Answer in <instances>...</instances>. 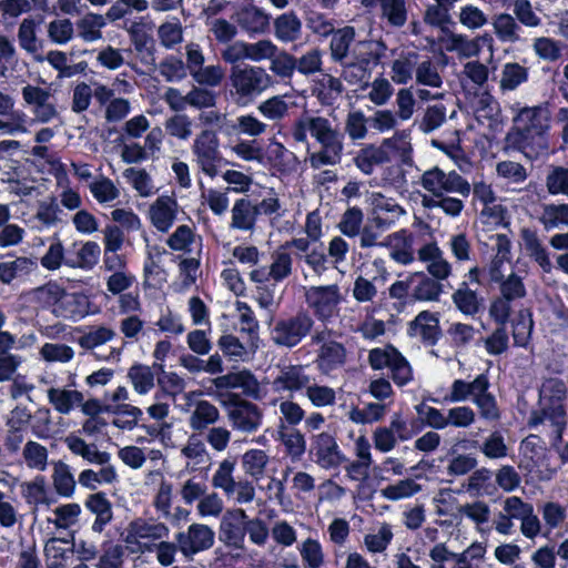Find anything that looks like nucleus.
<instances>
[{
    "label": "nucleus",
    "mask_w": 568,
    "mask_h": 568,
    "mask_svg": "<svg viewBox=\"0 0 568 568\" xmlns=\"http://www.w3.org/2000/svg\"><path fill=\"white\" fill-rule=\"evenodd\" d=\"M179 209L174 194H162L150 204L148 217L159 232L166 233L173 226Z\"/></svg>",
    "instance_id": "obj_17"
},
{
    "label": "nucleus",
    "mask_w": 568,
    "mask_h": 568,
    "mask_svg": "<svg viewBox=\"0 0 568 568\" xmlns=\"http://www.w3.org/2000/svg\"><path fill=\"white\" fill-rule=\"evenodd\" d=\"M568 394V383L560 378L546 379L539 390L540 410L531 414L529 425L537 427L549 424L551 430L561 436L567 424V415L564 402Z\"/></svg>",
    "instance_id": "obj_4"
},
{
    "label": "nucleus",
    "mask_w": 568,
    "mask_h": 568,
    "mask_svg": "<svg viewBox=\"0 0 568 568\" xmlns=\"http://www.w3.org/2000/svg\"><path fill=\"white\" fill-rule=\"evenodd\" d=\"M514 124L511 138L527 158L536 159L548 154L550 112L547 106L521 108L514 118Z\"/></svg>",
    "instance_id": "obj_3"
},
{
    "label": "nucleus",
    "mask_w": 568,
    "mask_h": 568,
    "mask_svg": "<svg viewBox=\"0 0 568 568\" xmlns=\"http://www.w3.org/2000/svg\"><path fill=\"white\" fill-rule=\"evenodd\" d=\"M106 26L102 14L88 12L75 22L78 37L84 42L92 43L102 39V29Z\"/></svg>",
    "instance_id": "obj_35"
},
{
    "label": "nucleus",
    "mask_w": 568,
    "mask_h": 568,
    "mask_svg": "<svg viewBox=\"0 0 568 568\" xmlns=\"http://www.w3.org/2000/svg\"><path fill=\"white\" fill-rule=\"evenodd\" d=\"M409 334L434 344L439 335L438 317L428 311L420 312L409 324Z\"/></svg>",
    "instance_id": "obj_32"
},
{
    "label": "nucleus",
    "mask_w": 568,
    "mask_h": 568,
    "mask_svg": "<svg viewBox=\"0 0 568 568\" xmlns=\"http://www.w3.org/2000/svg\"><path fill=\"white\" fill-rule=\"evenodd\" d=\"M420 185L425 191L437 199L447 194H459L467 197L470 194V184L456 171L445 172L435 166L425 171L420 176Z\"/></svg>",
    "instance_id": "obj_7"
},
{
    "label": "nucleus",
    "mask_w": 568,
    "mask_h": 568,
    "mask_svg": "<svg viewBox=\"0 0 568 568\" xmlns=\"http://www.w3.org/2000/svg\"><path fill=\"white\" fill-rule=\"evenodd\" d=\"M312 343L318 346L315 363L323 374L327 375L345 364L346 348L342 343L332 338L331 331L315 332Z\"/></svg>",
    "instance_id": "obj_11"
},
{
    "label": "nucleus",
    "mask_w": 568,
    "mask_h": 568,
    "mask_svg": "<svg viewBox=\"0 0 568 568\" xmlns=\"http://www.w3.org/2000/svg\"><path fill=\"white\" fill-rule=\"evenodd\" d=\"M115 331L105 325L90 326L77 338L78 345L84 351H93L113 341Z\"/></svg>",
    "instance_id": "obj_39"
},
{
    "label": "nucleus",
    "mask_w": 568,
    "mask_h": 568,
    "mask_svg": "<svg viewBox=\"0 0 568 568\" xmlns=\"http://www.w3.org/2000/svg\"><path fill=\"white\" fill-rule=\"evenodd\" d=\"M239 26L250 34H262L267 31L271 21L263 8L253 4L251 1L243 3L235 13Z\"/></svg>",
    "instance_id": "obj_22"
},
{
    "label": "nucleus",
    "mask_w": 568,
    "mask_h": 568,
    "mask_svg": "<svg viewBox=\"0 0 568 568\" xmlns=\"http://www.w3.org/2000/svg\"><path fill=\"white\" fill-rule=\"evenodd\" d=\"M80 514L81 507L79 504H64L55 507L47 521L58 529H68L78 523Z\"/></svg>",
    "instance_id": "obj_55"
},
{
    "label": "nucleus",
    "mask_w": 568,
    "mask_h": 568,
    "mask_svg": "<svg viewBox=\"0 0 568 568\" xmlns=\"http://www.w3.org/2000/svg\"><path fill=\"white\" fill-rule=\"evenodd\" d=\"M48 402L58 413L69 415L83 402V394L67 387H51L47 390Z\"/></svg>",
    "instance_id": "obj_30"
},
{
    "label": "nucleus",
    "mask_w": 568,
    "mask_h": 568,
    "mask_svg": "<svg viewBox=\"0 0 568 568\" xmlns=\"http://www.w3.org/2000/svg\"><path fill=\"white\" fill-rule=\"evenodd\" d=\"M295 106L292 95L280 94L274 95L257 105V111L267 120L280 121L284 119L291 108Z\"/></svg>",
    "instance_id": "obj_41"
},
{
    "label": "nucleus",
    "mask_w": 568,
    "mask_h": 568,
    "mask_svg": "<svg viewBox=\"0 0 568 568\" xmlns=\"http://www.w3.org/2000/svg\"><path fill=\"white\" fill-rule=\"evenodd\" d=\"M20 493L26 503L39 510L41 507L49 508L54 501L53 495L50 491L47 479L44 476L38 475L29 481L20 485Z\"/></svg>",
    "instance_id": "obj_26"
},
{
    "label": "nucleus",
    "mask_w": 568,
    "mask_h": 568,
    "mask_svg": "<svg viewBox=\"0 0 568 568\" xmlns=\"http://www.w3.org/2000/svg\"><path fill=\"white\" fill-rule=\"evenodd\" d=\"M128 378L139 395H146L154 387V373L150 366L133 365L128 371Z\"/></svg>",
    "instance_id": "obj_57"
},
{
    "label": "nucleus",
    "mask_w": 568,
    "mask_h": 568,
    "mask_svg": "<svg viewBox=\"0 0 568 568\" xmlns=\"http://www.w3.org/2000/svg\"><path fill=\"white\" fill-rule=\"evenodd\" d=\"M180 551L191 557L211 548L214 544V531L206 525L192 524L186 531L175 536Z\"/></svg>",
    "instance_id": "obj_16"
},
{
    "label": "nucleus",
    "mask_w": 568,
    "mask_h": 568,
    "mask_svg": "<svg viewBox=\"0 0 568 568\" xmlns=\"http://www.w3.org/2000/svg\"><path fill=\"white\" fill-rule=\"evenodd\" d=\"M68 260L62 242L60 239L53 237L45 253L40 258V264L47 271H57L62 265H65Z\"/></svg>",
    "instance_id": "obj_64"
},
{
    "label": "nucleus",
    "mask_w": 568,
    "mask_h": 568,
    "mask_svg": "<svg viewBox=\"0 0 568 568\" xmlns=\"http://www.w3.org/2000/svg\"><path fill=\"white\" fill-rule=\"evenodd\" d=\"M192 153L197 168L209 178L217 175L223 156L220 151L217 134L211 130H203L192 144Z\"/></svg>",
    "instance_id": "obj_8"
},
{
    "label": "nucleus",
    "mask_w": 568,
    "mask_h": 568,
    "mask_svg": "<svg viewBox=\"0 0 568 568\" xmlns=\"http://www.w3.org/2000/svg\"><path fill=\"white\" fill-rule=\"evenodd\" d=\"M386 406L379 403H367L363 408L353 406L347 412L351 422L359 425L373 424L384 418Z\"/></svg>",
    "instance_id": "obj_53"
},
{
    "label": "nucleus",
    "mask_w": 568,
    "mask_h": 568,
    "mask_svg": "<svg viewBox=\"0 0 568 568\" xmlns=\"http://www.w3.org/2000/svg\"><path fill=\"white\" fill-rule=\"evenodd\" d=\"M48 37L51 42L63 45L74 37V24L68 18L54 19L48 23Z\"/></svg>",
    "instance_id": "obj_63"
},
{
    "label": "nucleus",
    "mask_w": 568,
    "mask_h": 568,
    "mask_svg": "<svg viewBox=\"0 0 568 568\" xmlns=\"http://www.w3.org/2000/svg\"><path fill=\"white\" fill-rule=\"evenodd\" d=\"M462 489L471 497L493 496L497 491L494 474L490 469L481 467L473 471L462 484Z\"/></svg>",
    "instance_id": "obj_29"
},
{
    "label": "nucleus",
    "mask_w": 568,
    "mask_h": 568,
    "mask_svg": "<svg viewBox=\"0 0 568 568\" xmlns=\"http://www.w3.org/2000/svg\"><path fill=\"white\" fill-rule=\"evenodd\" d=\"M22 457L28 468L44 471L48 467V449L33 440H29L22 450Z\"/></svg>",
    "instance_id": "obj_59"
},
{
    "label": "nucleus",
    "mask_w": 568,
    "mask_h": 568,
    "mask_svg": "<svg viewBox=\"0 0 568 568\" xmlns=\"http://www.w3.org/2000/svg\"><path fill=\"white\" fill-rule=\"evenodd\" d=\"M323 34L332 32L331 54L343 68L342 77L351 84L367 82L373 69L385 55L386 45L378 40L354 42L355 30L344 27L333 31L331 24L323 27Z\"/></svg>",
    "instance_id": "obj_1"
},
{
    "label": "nucleus",
    "mask_w": 568,
    "mask_h": 568,
    "mask_svg": "<svg viewBox=\"0 0 568 568\" xmlns=\"http://www.w3.org/2000/svg\"><path fill=\"white\" fill-rule=\"evenodd\" d=\"M383 246L388 248L390 258L398 264L409 265L415 261L414 236L405 229L387 235Z\"/></svg>",
    "instance_id": "obj_21"
},
{
    "label": "nucleus",
    "mask_w": 568,
    "mask_h": 568,
    "mask_svg": "<svg viewBox=\"0 0 568 568\" xmlns=\"http://www.w3.org/2000/svg\"><path fill=\"white\" fill-rule=\"evenodd\" d=\"M63 290L64 287L57 281H50L32 290L29 294L30 301L53 314V308L58 306Z\"/></svg>",
    "instance_id": "obj_38"
},
{
    "label": "nucleus",
    "mask_w": 568,
    "mask_h": 568,
    "mask_svg": "<svg viewBox=\"0 0 568 568\" xmlns=\"http://www.w3.org/2000/svg\"><path fill=\"white\" fill-rule=\"evenodd\" d=\"M371 207V216L375 225L379 229H389L406 214L405 209L394 199L387 197L379 192H373L367 197Z\"/></svg>",
    "instance_id": "obj_15"
},
{
    "label": "nucleus",
    "mask_w": 568,
    "mask_h": 568,
    "mask_svg": "<svg viewBox=\"0 0 568 568\" xmlns=\"http://www.w3.org/2000/svg\"><path fill=\"white\" fill-rule=\"evenodd\" d=\"M354 163L362 173L371 175L376 166L386 164L387 161L379 144H369L357 152Z\"/></svg>",
    "instance_id": "obj_44"
},
{
    "label": "nucleus",
    "mask_w": 568,
    "mask_h": 568,
    "mask_svg": "<svg viewBox=\"0 0 568 568\" xmlns=\"http://www.w3.org/2000/svg\"><path fill=\"white\" fill-rule=\"evenodd\" d=\"M170 534L169 527L160 521L136 518L132 520L124 534V542L132 552L153 551L154 545Z\"/></svg>",
    "instance_id": "obj_6"
},
{
    "label": "nucleus",
    "mask_w": 568,
    "mask_h": 568,
    "mask_svg": "<svg viewBox=\"0 0 568 568\" xmlns=\"http://www.w3.org/2000/svg\"><path fill=\"white\" fill-rule=\"evenodd\" d=\"M219 388H240L246 395L257 397L258 382L248 371L226 374L214 379Z\"/></svg>",
    "instance_id": "obj_34"
},
{
    "label": "nucleus",
    "mask_w": 568,
    "mask_h": 568,
    "mask_svg": "<svg viewBox=\"0 0 568 568\" xmlns=\"http://www.w3.org/2000/svg\"><path fill=\"white\" fill-rule=\"evenodd\" d=\"M241 463L243 471L255 481H258L266 473L270 456L263 449L252 448L242 455Z\"/></svg>",
    "instance_id": "obj_45"
},
{
    "label": "nucleus",
    "mask_w": 568,
    "mask_h": 568,
    "mask_svg": "<svg viewBox=\"0 0 568 568\" xmlns=\"http://www.w3.org/2000/svg\"><path fill=\"white\" fill-rule=\"evenodd\" d=\"M217 344L223 354L234 362L251 361L257 349V344L253 338L250 345L245 346L236 336L231 334L221 336Z\"/></svg>",
    "instance_id": "obj_33"
},
{
    "label": "nucleus",
    "mask_w": 568,
    "mask_h": 568,
    "mask_svg": "<svg viewBox=\"0 0 568 568\" xmlns=\"http://www.w3.org/2000/svg\"><path fill=\"white\" fill-rule=\"evenodd\" d=\"M123 178L141 197H151L158 192L152 176L144 169L128 168Z\"/></svg>",
    "instance_id": "obj_49"
},
{
    "label": "nucleus",
    "mask_w": 568,
    "mask_h": 568,
    "mask_svg": "<svg viewBox=\"0 0 568 568\" xmlns=\"http://www.w3.org/2000/svg\"><path fill=\"white\" fill-rule=\"evenodd\" d=\"M412 297L416 301H437L442 293V285L436 278L425 273L410 274Z\"/></svg>",
    "instance_id": "obj_36"
},
{
    "label": "nucleus",
    "mask_w": 568,
    "mask_h": 568,
    "mask_svg": "<svg viewBox=\"0 0 568 568\" xmlns=\"http://www.w3.org/2000/svg\"><path fill=\"white\" fill-rule=\"evenodd\" d=\"M44 555L49 568H65L73 555V549L67 540L51 538L44 546Z\"/></svg>",
    "instance_id": "obj_46"
},
{
    "label": "nucleus",
    "mask_w": 568,
    "mask_h": 568,
    "mask_svg": "<svg viewBox=\"0 0 568 568\" xmlns=\"http://www.w3.org/2000/svg\"><path fill=\"white\" fill-rule=\"evenodd\" d=\"M304 568H322L325 554L322 544L314 538H306L297 546Z\"/></svg>",
    "instance_id": "obj_52"
},
{
    "label": "nucleus",
    "mask_w": 568,
    "mask_h": 568,
    "mask_svg": "<svg viewBox=\"0 0 568 568\" xmlns=\"http://www.w3.org/2000/svg\"><path fill=\"white\" fill-rule=\"evenodd\" d=\"M393 537L390 525L383 523L376 530L364 536L363 544L369 554H382L390 545Z\"/></svg>",
    "instance_id": "obj_54"
},
{
    "label": "nucleus",
    "mask_w": 568,
    "mask_h": 568,
    "mask_svg": "<svg viewBox=\"0 0 568 568\" xmlns=\"http://www.w3.org/2000/svg\"><path fill=\"white\" fill-rule=\"evenodd\" d=\"M229 418L235 429L244 433H253L262 424L260 408L255 404L245 400L235 403L230 407Z\"/></svg>",
    "instance_id": "obj_24"
},
{
    "label": "nucleus",
    "mask_w": 568,
    "mask_h": 568,
    "mask_svg": "<svg viewBox=\"0 0 568 568\" xmlns=\"http://www.w3.org/2000/svg\"><path fill=\"white\" fill-rule=\"evenodd\" d=\"M91 302L88 295L80 292L63 290L59 304L53 308V315L58 318L79 322L95 312L90 308Z\"/></svg>",
    "instance_id": "obj_18"
},
{
    "label": "nucleus",
    "mask_w": 568,
    "mask_h": 568,
    "mask_svg": "<svg viewBox=\"0 0 568 568\" xmlns=\"http://www.w3.org/2000/svg\"><path fill=\"white\" fill-rule=\"evenodd\" d=\"M422 490L420 485L413 478H406L390 484L381 490V495L387 500H400L409 498Z\"/></svg>",
    "instance_id": "obj_60"
},
{
    "label": "nucleus",
    "mask_w": 568,
    "mask_h": 568,
    "mask_svg": "<svg viewBox=\"0 0 568 568\" xmlns=\"http://www.w3.org/2000/svg\"><path fill=\"white\" fill-rule=\"evenodd\" d=\"M37 21L32 18H26L19 26L18 41L19 45L28 53L36 54L40 49L37 38Z\"/></svg>",
    "instance_id": "obj_62"
},
{
    "label": "nucleus",
    "mask_w": 568,
    "mask_h": 568,
    "mask_svg": "<svg viewBox=\"0 0 568 568\" xmlns=\"http://www.w3.org/2000/svg\"><path fill=\"white\" fill-rule=\"evenodd\" d=\"M166 245L175 252L192 253L194 246L201 247V237L189 225H179L166 239Z\"/></svg>",
    "instance_id": "obj_42"
},
{
    "label": "nucleus",
    "mask_w": 568,
    "mask_h": 568,
    "mask_svg": "<svg viewBox=\"0 0 568 568\" xmlns=\"http://www.w3.org/2000/svg\"><path fill=\"white\" fill-rule=\"evenodd\" d=\"M291 133L295 142L307 143L310 135L321 145V150L308 156L313 169L336 165L341 162L344 135L329 119L304 112L294 121Z\"/></svg>",
    "instance_id": "obj_2"
},
{
    "label": "nucleus",
    "mask_w": 568,
    "mask_h": 568,
    "mask_svg": "<svg viewBox=\"0 0 568 568\" xmlns=\"http://www.w3.org/2000/svg\"><path fill=\"white\" fill-rule=\"evenodd\" d=\"M292 268V255L284 248H280L273 252L270 266H260L252 270L248 277L255 284L280 283L291 275Z\"/></svg>",
    "instance_id": "obj_14"
},
{
    "label": "nucleus",
    "mask_w": 568,
    "mask_h": 568,
    "mask_svg": "<svg viewBox=\"0 0 568 568\" xmlns=\"http://www.w3.org/2000/svg\"><path fill=\"white\" fill-rule=\"evenodd\" d=\"M302 22L293 12H286L274 20V36L282 42H293L301 36Z\"/></svg>",
    "instance_id": "obj_47"
},
{
    "label": "nucleus",
    "mask_w": 568,
    "mask_h": 568,
    "mask_svg": "<svg viewBox=\"0 0 568 568\" xmlns=\"http://www.w3.org/2000/svg\"><path fill=\"white\" fill-rule=\"evenodd\" d=\"M202 393L189 392L182 395V400L179 405L180 410L190 413L189 426L193 430H203L209 425L219 420L220 412L209 400L200 399Z\"/></svg>",
    "instance_id": "obj_13"
},
{
    "label": "nucleus",
    "mask_w": 568,
    "mask_h": 568,
    "mask_svg": "<svg viewBox=\"0 0 568 568\" xmlns=\"http://www.w3.org/2000/svg\"><path fill=\"white\" fill-rule=\"evenodd\" d=\"M181 456L185 459V469L193 471L197 466L209 460V452L204 442L195 434L187 437L185 445L181 448Z\"/></svg>",
    "instance_id": "obj_37"
},
{
    "label": "nucleus",
    "mask_w": 568,
    "mask_h": 568,
    "mask_svg": "<svg viewBox=\"0 0 568 568\" xmlns=\"http://www.w3.org/2000/svg\"><path fill=\"white\" fill-rule=\"evenodd\" d=\"M64 443L72 454L82 457L90 464H106L111 459L108 452L99 450L95 444H88L77 435L67 436Z\"/></svg>",
    "instance_id": "obj_31"
},
{
    "label": "nucleus",
    "mask_w": 568,
    "mask_h": 568,
    "mask_svg": "<svg viewBox=\"0 0 568 568\" xmlns=\"http://www.w3.org/2000/svg\"><path fill=\"white\" fill-rule=\"evenodd\" d=\"M494 32L503 43H515L520 40V26L509 13H498L491 22Z\"/></svg>",
    "instance_id": "obj_48"
},
{
    "label": "nucleus",
    "mask_w": 568,
    "mask_h": 568,
    "mask_svg": "<svg viewBox=\"0 0 568 568\" xmlns=\"http://www.w3.org/2000/svg\"><path fill=\"white\" fill-rule=\"evenodd\" d=\"M90 193L101 205L112 206L120 196V189L106 176H99L90 182Z\"/></svg>",
    "instance_id": "obj_50"
},
{
    "label": "nucleus",
    "mask_w": 568,
    "mask_h": 568,
    "mask_svg": "<svg viewBox=\"0 0 568 568\" xmlns=\"http://www.w3.org/2000/svg\"><path fill=\"white\" fill-rule=\"evenodd\" d=\"M312 381L306 374L305 368L301 365H291L283 367L278 375L273 379L271 386L276 393L290 392L295 393L306 389Z\"/></svg>",
    "instance_id": "obj_25"
},
{
    "label": "nucleus",
    "mask_w": 568,
    "mask_h": 568,
    "mask_svg": "<svg viewBox=\"0 0 568 568\" xmlns=\"http://www.w3.org/2000/svg\"><path fill=\"white\" fill-rule=\"evenodd\" d=\"M100 246L95 242L83 243L77 251L75 258H69L65 265L72 268L91 270L99 262Z\"/></svg>",
    "instance_id": "obj_56"
},
{
    "label": "nucleus",
    "mask_w": 568,
    "mask_h": 568,
    "mask_svg": "<svg viewBox=\"0 0 568 568\" xmlns=\"http://www.w3.org/2000/svg\"><path fill=\"white\" fill-rule=\"evenodd\" d=\"M85 506L90 511L97 515L92 529L97 532L102 531L104 526L112 519L110 501L103 494L98 493L89 496Z\"/></svg>",
    "instance_id": "obj_51"
},
{
    "label": "nucleus",
    "mask_w": 568,
    "mask_h": 568,
    "mask_svg": "<svg viewBox=\"0 0 568 568\" xmlns=\"http://www.w3.org/2000/svg\"><path fill=\"white\" fill-rule=\"evenodd\" d=\"M52 484L58 495L72 497L75 491L77 481L71 467L62 460L52 463Z\"/></svg>",
    "instance_id": "obj_43"
},
{
    "label": "nucleus",
    "mask_w": 568,
    "mask_h": 568,
    "mask_svg": "<svg viewBox=\"0 0 568 568\" xmlns=\"http://www.w3.org/2000/svg\"><path fill=\"white\" fill-rule=\"evenodd\" d=\"M305 301L320 321H329L342 301L338 285L310 286L305 291Z\"/></svg>",
    "instance_id": "obj_12"
},
{
    "label": "nucleus",
    "mask_w": 568,
    "mask_h": 568,
    "mask_svg": "<svg viewBox=\"0 0 568 568\" xmlns=\"http://www.w3.org/2000/svg\"><path fill=\"white\" fill-rule=\"evenodd\" d=\"M453 302L465 315H474L479 311L480 300L477 293L470 290L466 282H463L454 292Z\"/></svg>",
    "instance_id": "obj_58"
},
{
    "label": "nucleus",
    "mask_w": 568,
    "mask_h": 568,
    "mask_svg": "<svg viewBox=\"0 0 568 568\" xmlns=\"http://www.w3.org/2000/svg\"><path fill=\"white\" fill-rule=\"evenodd\" d=\"M379 145L385 153L387 163L412 164L413 146L408 130L396 131L390 138L384 139Z\"/></svg>",
    "instance_id": "obj_23"
},
{
    "label": "nucleus",
    "mask_w": 568,
    "mask_h": 568,
    "mask_svg": "<svg viewBox=\"0 0 568 568\" xmlns=\"http://www.w3.org/2000/svg\"><path fill=\"white\" fill-rule=\"evenodd\" d=\"M521 240L527 254L542 268L544 272L551 271V262L546 247L539 241L535 231L521 230Z\"/></svg>",
    "instance_id": "obj_40"
},
{
    "label": "nucleus",
    "mask_w": 568,
    "mask_h": 568,
    "mask_svg": "<svg viewBox=\"0 0 568 568\" xmlns=\"http://www.w3.org/2000/svg\"><path fill=\"white\" fill-rule=\"evenodd\" d=\"M314 325V320L307 312L280 318L271 331L272 341L280 346L294 347L306 337Z\"/></svg>",
    "instance_id": "obj_9"
},
{
    "label": "nucleus",
    "mask_w": 568,
    "mask_h": 568,
    "mask_svg": "<svg viewBox=\"0 0 568 568\" xmlns=\"http://www.w3.org/2000/svg\"><path fill=\"white\" fill-rule=\"evenodd\" d=\"M528 80L527 68L516 62H508L504 65L500 74V89L513 91Z\"/></svg>",
    "instance_id": "obj_61"
},
{
    "label": "nucleus",
    "mask_w": 568,
    "mask_h": 568,
    "mask_svg": "<svg viewBox=\"0 0 568 568\" xmlns=\"http://www.w3.org/2000/svg\"><path fill=\"white\" fill-rule=\"evenodd\" d=\"M247 515L241 508L227 510L221 520V539L229 547L244 550L245 523Z\"/></svg>",
    "instance_id": "obj_20"
},
{
    "label": "nucleus",
    "mask_w": 568,
    "mask_h": 568,
    "mask_svg": "<svg viewBox=\"0 0 568 568\" xmlns=\"http://www.w3.org/2000/svg\"><path fill=\"white\" fill-rule=\"evenodd\" d=\"M310 456L322 469H337L346 462L334 435L322 432L310 438Z\"/></svg>",
    "instance_id": "obj_10"
},
{
    "label": "nucleus",
    "mask_w": 568,
    "mask_h": 568,
    "mask_svg": "<svg viewBox=\"0 0 568 568\" xmlns=\"http://www.w3.org/2000/svg\"><path fill=\"white\" fill-rule=\"evenodd\" d=\"M232 93L239 104H247L266 91L273 83L272 77L261 67H234L230 74Z\"/></svg>",
    "instance_id": "obj_5"
},
{
    "label": "nucleus",
    "mask_w": 568,
    "mask_h": 568,
    "mask_svg": "<svg viewBox=\"0 0 568 568\" xmlns=\"http://www.w3.org/2000/svg\"><path fill=\"white\" fill-rule=\"evenodd\" d=\"M490 383L485 374H479L474 381L455 379L450 390L444 396V403L474 402V398L485 389H489Z\"/></svg>",
    "instance_id": "obj_27"
},
{
    "label": "nucleus",
    "mask_w": 568,
    "mask_h": 568,
    "mask_svg": "<svg viewBox=\"0 0 568 568\" xmlns=\"http://www.w3.org/2000/svg\"><path fill=\"white\" fill-rule=\"evenodd\" d=\"M298 160L296 155L275 139L270 140L263 149L261 165L274 172L286 174L296 170Z\"/></svg>",
    "instance_id": "obj_19"
},
{
    "label": "nucleus",
    "mask_w": 568,
    "mask_h": 568,
    "mask_svg": "<svg viewBox=\"0 0 568 568\" xmlns=\"http://www.w3.org/2000/svg\"><path fill=\"white\" fill-rule=\"evenodd\" d=\"M258 209L245 197L237 199L231 209L230 230L253 232L256 225Z\"/></svg>",
    "instance_id": "obj_28"
}]
</instances>
